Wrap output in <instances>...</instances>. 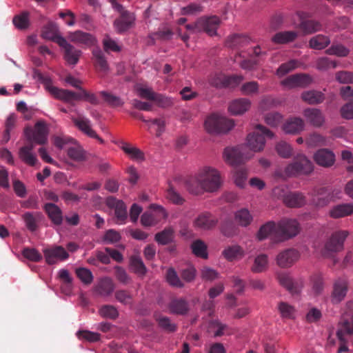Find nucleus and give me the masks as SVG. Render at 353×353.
I'll return each mask as SVG.
<instances>
[{
    "label": "nucleus",
    "mask_w": 353,
    "mask_h": 353,
    "mask_svg": "<svg viewBox=\"0 0 353 353\" xmlns=\"http://www.w3.org/2000/svg\"><path fill=\"white\" fill-rule=\"evenodd\" d=\"M248 177V172L244 168H236L234 171L235 184L239 188H243Z\"/></svg>",
    "instance_id": "54"
},
{
    "label": "nucleus",
    "mask_w": 353,
    "mask_h": 353,
    "mask_svg": "<svg viewBox=\"0 0 353 353\" xmlns=\"http://www.w3.org/2000/svg\"><path fill=\"white\" fill-rule=\"evenodd\" d=\"M130 265L133 271L140 276H143L147 272V269L142 259L138 255H133L130 259Z\"/></svg>",
    "instance_id": "44"
},
{
    "label": "nucleus",
    "mask_w": 353,
    "mask_h": 353,
    "mask_svg": "<svg viewBox=\"0 0 353 353\" xmlns=\"http://www.w3.org/2000/svg\"><path fill=\"white\" fill-rule=\"evenodd\" d=\"M41 216V214L38 212H27L23 214V219L28 230L34 232L37 230Z\"/></svg>",
    "instance_id": "37"
},
{
    "label": "nucleus",
    "mask_w": 353,
    "mask_h": 353,
    "mask_svg": "<svg viewBox=\"0 0 353 353\" xmlns=\"http://www.w3.org/2000/svg\"><path fill=\"white\" fill-rule=\"evenodd\" d=\"M299 26L305 34H312L322 29L321 23L314 20H303L300 23Z\"/></svg>",
    "instance_id": "41"
},
{
    "label": "nucleus",
    "mask_w": 353,
    "mask_h": 353,
    "mask_svg": "<svg viewBox=\"0 0 353 353\" xmlns=\"http://www.w3.org/2000/svg\"><path fill=\"white\" fill-rule=\"evenodd\" d=\"M303 116L312 125L319 128L325 122V117L322 112L317 108H306L303 111Z\"/></svg>",
    "instance_id": "25"
},
{
    "label": "nucleus",
    "mask_w": 353,
    "mask_h": 353,
    "mask_svg": "<svg viewBox=\"0 0 353 353\" xmlns=\"http://www.w3.org/2000/svg\"><path fill=\"white\" fill-rule=\"evenodd\" d=\"M114 6L120 17L114 20L113 25L117 33L123 34L134 26L135 15L126 10L121 4L115 3Z\"/></svg>",
    "instance_id": "7"
},
{
    "label": "nucleus",
    "mask_w": 353,
    "mask_h": 353,
    "mask_svg": "<svg viewBox=\"0 0 353 353\" xmlns=\"http://www.w3.org/2000/svg\"><path fill=\"white\" fill-rule=\"evenodd\" d=\"M298 37L295 31H284L276 33L272 37V41L276 44H286L294 41Z\"/></svg>",
    "instance_id": "34"
},
{
    "label": "nucleus",
    "mask_w": 353,
    "mask_h": 353,
    "mask_svg": "<svg viewBox=\"0 0 353 353\" xmlns=\"http://www.w3.org/2000/svg\"><path fill=\"white\" fill-rule=\"evenodd\" d=\"M41 37L46 40L52 41L59 45V39H64L59 34L57 25L53 22H49L42 29Z\"/></svg>",
    "instance_id": "27"
},
{
    "label": "nucleus",
    "mask_w": 353,
    "mask_h": 353,
    "mask_svg": "<svg viewBox=\"0 0 353 353\" xmlns=\"http://www.w3.org/2000/svg\"><path fill=\"white\" fill-rule=\"evenodd\" d=\"M43 209L53 224L60 225L62 223V211L57 205L48 203L45 204Z\"/></svg>",
    "instance_id": "29"
},
{
    "label": "nucleus",
    "mask_w": 353,
    "mask_h": 353,
    "mask_svg": "<svg viewBox=\"0 0 353 353\" xmlns=\"http://www.w3.org/2000/svg\"><path fill=\"white\" fill-rule=\"evenodd\" d=\"M299 231V223L295 219H283L277 224L270 221L260 228L257 238L262 241L272 235L274 241L281 242L296 236Z\"/></svg>",
    "instance_id": "1"
},
{
    "label": "nucleus",
    "mask_w": 353,
    "mask_h": 353,
    "mask_svg": "<svg viewBox=\"0 0 353 353\" xmlns=\"http://www.w3.org/2000/svg\"><path fill=\"white\" fill-rule=\"evenodd\" d=\"M43 254L46 261L49 265L54 264L58 260H65L69 256L65 248L60 245L45 249Z\"/></svg>",
    "instance_id": "15"
},
{
    "label": "nucleus",
    "mask_w": 353,
    "mask_h": 353,
    "mask_svg": "<svg viewBox=\"0 0 353 353\" xmlns=\"http://www.w3.org/2000/svg\"><path fill=\"white\" fill-rule=\"evenodd\" d=\"M29 12L23 11L21 14L14 17L12 19L13 24L19 30H25L29 27Z\"/></svg>",
    "instance_id": "48"
},
{
    "label": "nucleus",
    "mask_w": 353,
    "mask_h": 353,
    "mask_svg": "<svg viewBox=\"0 0 353 353\" xmlns=\"http://www.w3.org/2000/svg\"><path fill=\"white\" fill-rule=\"evenodd\" d=\"M94 59V65L97 69L101 72H106L109 70L108 64L104 56V53L99 48L92 50Z\"/></svg>",
    "instance_id": "38"
},
{
    "label": "nucleus",
    "mask_w": 353,
    "mask_h": 353,
    "mask_svg": "<svg viewBox=\"0 0 353 353\" xmlns=\"http://www.w3.org/2000/svg\"><path fill=\"white\" fill-rule=\"evenodd\" d=\"M105 204L110 208L114 209V213L118 221L123 223L127 218V210L125 203L117 200L114 196H108L105 199Z\"/></svg>",
    "instance_id": "20"
},
{
    "label": "nucleus",
    "mask_w": 353,
    "mask_h": 353,
    "mask_svg": "<svg viewBox=\"0 0 353 353\" xmlns=\"http://www.w3.org/2000/svg\"><path fill=\"white\" fill-rule=\"evenodd\" d=\"M234 126L232 119L217 114H212L208 116L204 123L205 130L211 134L227 133Z\"/></svg>",
    "instance_id": "4"
},
{
    "label": "nucleus",
    "mask_w": 353,
    "mask_h": 353,
    "mask_svg": "<svg viewBox=\"0 0 353 353\" xmlns=\"http://www.w3.org/2000/svg\"><path fill=\"white\" fill-rule=\"evenodd\" d=\"M330 43V40L328 37L318 34L310 39L309 41L310 47L315 50H322L325 48Z\"/></svg>",
    "instance_id": "43"
},
{
    "label": "nucleus",
    "mask_w": 353,
    "mask_h": 353,
    "mask_svg": "<svg viewBox=\"0 0 353 353\" xmlns=\"http://www.w3.org/2000/svg\"><path fill=\"white\" fill-rule=\"evenodd\" d=\"M174 239V230L172 227H167L163 230L157 232L154 236V240L160 245H168L172 243Z\"/></svg>",
    "instance_id": "35"
},
{
    "label": "nucleus",
    "mask_w": 353,
    "mask_h": 353,
    "mask_svg": "<svg viewBox=\"0 0 353 353\" xmlns=\"http://www.w3.org/2000/svg\"><path fill=\"white\" fill-rule=\"evenodd\" d=\"M250 105L251 102L249 99L241 98L232 101L228 107V110L233 115L242 114L249 110Z\"/></svg>",
    "instance_id": "30"
},
{
    "label": "nucleus",
    "mask_w": 353,
    "mask_h": 353,
    "mask_svg": "<svg viewBox=\"0 0 353 353\" xmlns=\"http://www.w3.org/2000/svg\"><path fill=\"white\" fill-rule=\"evenodd\" d=\"M120 148L131 159L134 161L144 160V154L138 148L125 142H122Z\"/></svg>",
    "instance_id": "36"
},
{
    "label": "nucleus",
    "mask_w": 353,
    "mask_h": 353,
    "mask_svg": "<svg viewBox=\"0 0 353 353\" xmlns=\"http://www.w3.org/2000/svg\"><path fill=\"white\" fill-rule=\"evenodd\" d=\"M299 252L294 249H287L276 256L277 265L283 268L292 266L299 259Z\"/></svg>",
    "instance_id": "18"
},
{
    "label": "nucleus",
    "mask_w": 353,
    "mask_h": 353,
    "mask_svg": "<svg viewBox=\"0 0 353 353\" xmlns=\"http://www.w3.org/2000/svg\"><path fill=\"white\" fill-rule=\"evenodd\" d=\"M58 276L63 283V291L65 294L70 293L72 287V278L70 275L68 270L65 269L60 270Z\"/></svg>",
    "instance_id": "45"
},
{
    "label": "nucleus",
    "mask_w": 353,
    "mask_h": 353,
    "mask_svg": "<svg viewBox=\"0 0 353 353\" xmlns=\"http://www.w3.org/2000/svg\"><path fill=\"white\" fill-rule=\"evenodd\" d=\"M68 157L77 161H81L85 159V153L83 149L79 147H70L68 150Z\"/></svg>",
    "instance_id": "64"
},
{
    "label": "nucleus",
    "mask_w": 353,
    "mask_h": 353,
    "mask_svg": "<svg viewBox=\"0 0 353 353\" xmlns=\"http://www.w3.org/2000/svg\"><path fill=\"white\" fill-rule=\"evenodd\" d=\"M69 39L74 43L83 44L87 46H94L96 43V40L92 34L80 30L71 33Z\"/></svg>",
    "instance_id": "31"
},
{
    "label": "nucleus",
    "mask_w": 353,
    "mask_h": 353,
    "mask_svg": "<svg viewBox=\"0 0 353 353\" xmlns=\"http://www.w3.org/2000/svg\"><path fill=\"white\" fill-rule=\"evenodd\" d=\"M312 78L306 74H296L288 77L282 81V85L285 87L293 88L296 87L304 88L310 85Z\"/></svg>",
    "instance_id": "16"
},
{
    "label": "nucleus",
    "mask_w": 353,
    "mask_h": 353,
    "mask_svg": "<svg viewBox=\"0 0 353 353\" xmlns=\"http://www.w3.org/2000/svg\"><path fill=\"white\" fill-rule=\"evenodd\" d=\"M114 289V285L110 278L101 279L94 288V292L101 296H107L112 294Z\"/></svg>",
    "instance_id": "32"
},
{
    "label": "nucleus",
    "mask_w": 353,
    "mask_h": 353,
    "mask_svg": "<svg viewBox=\"0 0 353 353\" xmlns=\"http://www.w3.org/2000/svg\"><path fill=\"white\" fill-rule=\"evenodd\" d=\"M278 310L282 318L292 319L294 318L295 309L293 306L285 302H280L278 305Z\"/></svg>",
    "instance_id": "59"
},
{
    "label": "nucleus",
    "mask_w": 353,
    "mask_h": 353,
    "mask_svg": "<svg viewBox=\"0 0 353 353\" xmlns=\"http://www.w3.org/2000/svg\"><path fill=\"white\" fill-rule=\"evenodd\" d=\"M221 23V19L216 16L201 17L194 23L198 32H205L208 35L213 37L217 34V30Z\"/></svg>",
    "instance_id": "8"
},
{
    "label": "nucleus",
    "mask_w": 353,
    "mask_h": 353,
    "mask_svg": "<svg viewBox=\"0 0 353 353\" xmlns=\"http://www.w3.org/2000/svg\"><path fill=\"white\" fill-rule=\"evenodd\" d=\"M244 146H237L234 148H226L223 152L225 161L234 166L243 163L245 160L249 159L251 155L244 152Z\"/></svg>",
    "instance_id": "11"
},
{
    "label": "nucleus",
    "mask_w": 353,
    "mask_h": 353,
    "mask_svg": "<svg viewBox=\"0 0 353 353\" xmlns=\"http://www.w3.org/2000/svg\"><path fill=\"white\" fill-rule=\"evenodd\" d=\"M218 220L209 212H202L194 221V226L201 230H210L214 228Z\"/></svg>",
    "instance_id": "23"
},
{
    "label": "nucleus",
    "mask_w": 353,
    "mask_h": 353,
    "mask_svg": "<svg viewBox=\"0 0 353 353\" xmlns=\"http://www.w3.org/2000/svg\"><path fill=\"white\" fill-rule=\"evenodd\" d=\"M197 187L188 183V190L194 194H199L201 190L208 192L217 191L221 185V176L219 171L211 166H204L199 170L194 176Z\"/></svg>",
    "instance_id": "2"
},
{
    "label": "nucleus",
    "mask_w": 353,
    "mask_h": 353,
    "mask_svg": "<svg viewBox=\"0 0 353 353\" xmlns=\"http://www.w3.org/2000/svg\"><path fill=\"white\" fill-rule=\"evenodd\" d=\"M138 92L139 96L143 99L159 102L161 99L166 101V99L163 95L157 94L151 89L149 88H141L138 90Z\"/></svg>",
    "instance_id": "57"
},
{
    "label": "nucleus",
    "mask_w": 353,
    "mask_h": 353,
    "mask_svg": "<svg viewBox=\"0 0 353 353\" xmlns=\"http://www.w3.org/2000/svg\"><path fill=\"white\" fill-rule=\"evenodd\" d=\"M305 143L309 148L327 145L326 138L317 132L308 134L305 139Z\"/></svg>",
    "instance_id": "42"
},
{
    "label": "nucleus",
    "mask_w": 353,
    "mask_h": 353,
    "mask_svg": "<svg viewBox=\"0 0 353 353\" xmlns=\"http://www.w3.org/2000/svg\"><path fill=\"white\" fill-rule=\"evenodd\" d=\"M121 239L119 232L114 229H110L105 231L102 237V242L105 244H114L118 243Z\"/></svg>",
    "instance_id": "58"
},
{
    "label": "nucleus",
    "mask_w": 353,
    "mask_h": 353,
    "mask_svg": "<svg viewBox=\"0 0 353 353\" xmlns=\"http://www.w3.org/2000/svg\"><path fill=\"white\" fill-rule=\"evenodd\" d=\"M223 256L229 261L242 258L244 255L243 250L237 245L228 246L222 252Z\"/></svg>",
    "instance_id": "39"
},
{
    "label": "nucleus",
    "mask_w": 353,
    "mask_h": 353,
    "mask_svg": "<svg viewBox=\"0 0 353 353\" xmlns=\"http://www.w3.org/2000/svg\"><path fill=\"white\" fill-rule=\"evenodd\" d=\"M171 313L179 315H185L190 310L188 302L183 298H174L168 305Z\"/></svg>",
    "instance_id": "26"
},
{
    "label": "nucleus",
    "mask_w": 353,
    "mask_h": 353,
    "mask_svg": "<svg viewBox=\"0 0 353 353\" xmlns=\"http://www.w3.org/2000/svg\"><path fill=\"white\" fill-rule=\"evenodd\" d=\"M59 46L64 49V59L70 65H76L82 52L68 43L65 39H59Z\"/></svg>",
    "instance_id": "14"
},
{
    "label": "nucleus",
    "mask_w": 353,
    "mask_h": 353,
    "mask_svg": "<svg viewBox=\"0 0 353 353\" xmlns=\"http://www.w3.org/2000/svg\"><path fill=\"white\" fill-rule=\"evenodd\" d=\"M265 137L271 139L274 134L263 125H257L255 131L247 137L248 147L254 152H261L265 144Z\"/></svg>",
    "instance_id": "6"
},
{
    "label": "nucleus",
    "mask_w": 353,
    "mask_h": 353,
    "mask_svg": "<svg viewBox=\"0 0 353 353\" xmlns=\"http://www.w3.org/2000/svg\"><path fill=\"white\" fill-rule=\"evenodd\" d=\"M165 279L169 285L172 287L178 288L184 287L183 282L180 279L176 272L172 268H168L166 271Z\"/></svg>",
    "instance_id": "46"
},
{
    "label": "nucleus",
    "mask_w": 353,
    "mask_h": 353,
    "mask_svg": "<svg viewBox=\"0 0 353 353\" xmlns=\"http://www.w3.org/2000/svg\"><path fill=\"white\" fill-rule=\"evenodd\" d=\"M77 277L85 284H90L93 281L92 272L85 268H79L76 269Z\"/></svg>",
    "instance_id": "61"
},
{
    "label": "nucleus",
    "mask_w": 353,
    "mask_h": 353,
    "mask_svg": "<svg viewBox=\"0 0 353 353\" xmlns=\"http://www.w3.org/2000/svg\"><path fill=\"white\" fill-rule=\"evenodd\" d=\"M268 266V256L262 254L257 256L252 267V271L255 273H260L265 271Z\"/></svg>",
    "instance_id": "51"
},
{
    "label": "nucleus",
    "mask_w": 353,
    "mask_h": 353,
    "mask_svg": "<svg viewBox=\"0 0 353 353\" xmlns=\"http://www.w3.org/2000/svg\"><path fill=\"white\" fill-rule=\"evenodd\" d=\"M301 98L309 104H318L324 101L325 96L320 91L310 90L303 92Z\"/></svg>",
    "instance_id": "40"
},
{
    "label": "nucleus",
    "mask_w": 353,
    "mask_h": 353,
    "mask_svg": "<svg viewBox=\"0 0 353 353\" xmlns=\"http://www.w3.org/2000/svg\"><path fill=\"white\" fill-rule=\"evenodd\" d=\"M235 221L241 226L246 227L252 221V216L248 210L241 209L235 213Z\"/></svg>",
    "instance_id": "47"
},
{
    "label": "nucleus",
    "mask_w": 353,
    "mask_h": 353,
    "mask_svg": "<svg viewBox=\"0 0 353 353\" xmlns=\"http://www.w3.org/2000/svg\"><path fill=\"white\" fill-rule=\"evenodd\" d=\"M345 334H353V314L350 319H344L341 324V327L336 332L339 340L343 343L338 350V353L346 352L349 350L345 345L347 339Z\"/></svg>",
    "instance_id": "13"
},
{
    "label": "nucleus",
    "mask_w": 353,
    "mask_h": 353,
    "mask_svg": "<svg viewBox=\"0 0 353 353\" xmlns=\"http://www.w3.org/2000/svg\"><path fill=\"white\" fill-rule=\"evenodd\" d=\"M348 290V282L346 279L339 278L333 284L332 301L334 303H340L345 297Z\"/></svg>",
    "instance_id": "17"
},
{
    "label": "nucleus",
    "mask_w": 353,
    "mask_h": 353,
    "mask_svg": "<svg viewBox=\"0 0 353 353\" xmlns=\"http://www.w3.org/2000/svg\"><path fill=\"white\" fill-rule=\"evenodd\" d=\"M278 279L281 285L285 288L291 294H299L303 288L301 281H294L285 273H281L278 275Z\"/></svg>",
    "instance_id": "24"
},
{
    "label": "nucleus",
    "mask_w": 353,
    "mask_h": 353,
    "mask_svg": "<svg viewBox=\"0 0 353 353\" xmlns=\"http://www.w3.org/2000/svg\"><path fill=\"white\" fill-rule=\"evenodd\" d=\"M305 124L302 119L299 117H291L286 120L283 125V130L286 134H298L304 128Z\"/></svg>",
    "instance_id": "28"
},
{
    "label": "nucleus",
    "mask_w": 353,
    "mask_h": 353,
    "mask_svg": "<svg viewBox=\"0 0 353 353\" xmlns=\"http://www.w3.org/2000/svg\"><path fill=\"white\" fill-rule=\"evenodd\" d=\"M276 150L278 154L283 159H289L292 157L293 149L290 144L285 141H279L276 145Z\"/></svg>",
    "instance_id": "55"
},
{
    "label": "nucleus",
    "mask_w": 353,
    "mask_h": 353,
    "mask_svg": "<svg viewBox=\"0 0 353 353\" xmlns=\"http://www.w3.org/2000/svg\"><path fill=\"white\" fill-rule=\"evenodd\" d=\"M115 299L119 303L123 305H132V295L131 293L125 290H119L115 292Z\"/></svg>",
    "instance_id": "60"
},
{
    "label": "nucleus",
    "mask_w": 353,
    "mask_h": 353,
    "mask_svg": "<svg viewBox=\"0 0 353 353\" xmlns=\"http://www.w3.org/2000/svg\"><path fill=\"white\" fill-rule=\"evenodd\" d=\"M347 236L348 232L346 230L334 232L325 244V251L329 253L341 251L343 249L344 241Z\"/></svg>",
    "instance_id": "12"
},
{
    "label": "nucleus",
    "mask_w": 353,
    "mask_h": 353,
    "mask_svg": "<svg viewBox=\"0 0 353 353\" xmlns=\"http://www.w3.org/2000/svg\"><path fill=\"white\" fill-rule=\"evenodd\" d=\"M191 248L194 254L202 259L208 258L207 246L201 240L194 241L192 245Z\"/></svg>",
    "instance_id": "50"
},
{
    "label": "nucleus",
    "mask_w": 353,
    "mask_h": 353,
    "mask_svg": "<svg viewBox=\"0 0 353 353\" xmlns=\"http://www.w3.org/2000/svg\"><path fill=\"white\" fill-rule=\"evenodd\" d=\"M311 282L314 293L316 295L321 294L325 286L323 275L321 273L314 274L311 277Z\"/></svg>",
    "instance_id": "52"
},
{
    "label": "nucleus",
    "mask_w": 353,
    "mask_h": 353,
    "mask_svg": "<svg viewBox=\"0 0 353 353\" xmlns=\"http://www.w3.org/2000/svg\"><path fill=\"white\" fill-rule=\"evenodd\" d=\"M283 189L276 187L273 189V194L276 197H282L284 204L289 208H301L306 203V199L303 193L299 192H291L283 194Z\"/></svg>",
    "instance_id": "10"
},
{
    "label": "nucleus",
    "mask_w": 353,
    "mask_h": 353,
    "mask_svg": "<svg viewBox=\"0 0 353 353\" xmlns=\"http://www.w3.org/2000/svg\"><path fill=\"white\" fill-rule=\"evenodd\" d=\"M314 159L319 165L329 168L334 163L335 155L328 149H319L314 154Z\"/></svg>",
    "instance_id": "21"
},
{
    "label": "nucleus",
    "mask_w": 353,
    "mask_h": 353,
    "mask_svg": "<svg viewBox=\"0 0 353 353\" xmlns=\"http://www.w3.org/2000/svg\"><path fill=\"white\" fill-rule=\"evenodd\" d=\"M349 52V50L341 44H333L325 50L327 54L336 55L340 57L347 56Z\"/></svg>",
    "instance_id": "56"
},
{
    "label": "nucleus",
    "mask_w": 353,
    "mask_h": 353,
    "mask_svg": "<svg viewBox=\"0 0 353 353\" xmlns=\"http://www.w3.org/2000/svg\"><path fill=\"white\" fill-rule=\"evenodd\" d=\"M312 196V203L316 207H324L327 205L332 199L331 190L325 187L315 188Z\"/></svg>",
    "instance_id": "19"
},
{
    "label": "nucleus",
    "mask_w": 353,
    "mask_h": 353,
    "mask_svg": "<svg viewBox=\"0 0 353 353\" xmlns=\"http://www.w3.org/2000/svg\"><path fill=\"white\" fill-rule=\"evenodd\" d=\"M314 169L313 164L304 154H298L293 161L285 168L286 176H295L301 174H309Z\"/></svg>",
    "instance_id": "5"
},
{
    "label": "nucleus",
    "mask_w": 353,
    "mask_h": 353,
    "mask_svg": "<svg viewBox=\"0 0 353 353\" xmlns=\"http://www.w3.org/2000/svg\"><path fill=\"white\" fill-rule=\"evenodd\" d=\"M353 214V204L343 203L334 206L330 211V215L334 219H339Z\"/></svg>",
    "instance_id": "33"
},
{
    "label": "nucleus",
    "mask_w": 353,
    "mask_h": 353,
    "mask_svg": "<svg viewBox=\"0 0 353 353\" xmlns=\"http://www.w3.org/2000/svg\"><path fill=\"white\" fill-rule=\"evenodd\" d=\"M22 255L26 259L34 262H39L42 259V255L34 248H24L22 251Z\"/></svg>",
    "instance_id": "63"
},
{
    "label": "nucleus",
    "mask_w": 353,
    "mask_h": 353,
    "mask_svg": "<svg viewBox=\"0 0 353 353\" xmlns=\"http://www.w3.org/2000/svg\"><path fill=\"white\" fill-rule=\"evenodd\" d=\"M99 94L101 96V97L103 98V99L104 100V101L110 107H112V108L121 107L124 103L120 97H119L110 92H105V91H101V92H100Z\"/></svg>",
    "instance_id": "49"
},
{
    "label": "nucleus",
    "mask_w": 353,
    "mask_h": 353,
    "mask_svg": "<svg viewBox=\"0 0 353 353\" xmlns=\"http://www.w3.org/2000/svg\"><path fill=\"white\" fill-rule=\"evenodd\" d=\"M24 133L29 141L43 145L48 140V128L44 121H39L35 123L34 128H26Z\"/></svg>",
    "instance_id": "9"
},
{
    "label": "nucleus",
    "mask_w": 353,
    "mask_h": 353,
    "mask_svg": "<svg viewBox=\"0 0 353 353\" xmlns=\"http://www.w3.org/2000/svg\"><path fill=\"white\" fill-rule=\"evenodd\" d=\"M35 74L38 79L44 84L46 90L56 99L70 103L73 100L84 101V93L87 92L85 90L81 87L78 89L80 90L79 92H75L71 90L59 88L52 85L50 78L43 76L41 72L36 71Z\"/></svg>",
    "instance_id": "3"
},
{
    "label": "nucleus",
    "mask_w": 353,
    "mask_h": 353,
    "mask_svg": "<svg viewBox=\"0 0 353 353\" xmlns=\"http://www.w3.org/2000/svg\"><path fill=\"white\" fill-rule=\"evenodd\" d=\"M159 326L167 332H174L176 330L177 326L172 323L170 318L165 316H159L156 318Z\"/></svg>",
    "instance_id": "53"
},
{
    "label": "nucleus",
    "mask_w": 353,
    "mask_h": 353,
    "mask_svg": "<svg viewBox=\"0 0 353 353\" xmlns=\"http://www.w3.org/2000/svg\"><path fill=\"white\" fill-rule=\"evenodd\" d=\"M99 313L101 316L111 319H115L119 316V312L117 308L114 306L110 305H105L102 306L99 310Z\"/></svg>",
    "instance_id": "62"
},
{
    "label": "nucleus",
    "mask_w": 353,
    "mask_h": 353,
    "mask_svg": "<svg viewBox=\"0 0 353 353\" xmlns=\"http://www.w3.org/2000/svg\"><path fill=\"white\" fill-rule=\"evenodd\" d=\"M72 120L74 125L84 134L91 138L97 139L101 143H103V140L92 129L89 119L81 117L79 118H72Z\"/></svg>",
    "instance_id": "22"
}]
</instances>
